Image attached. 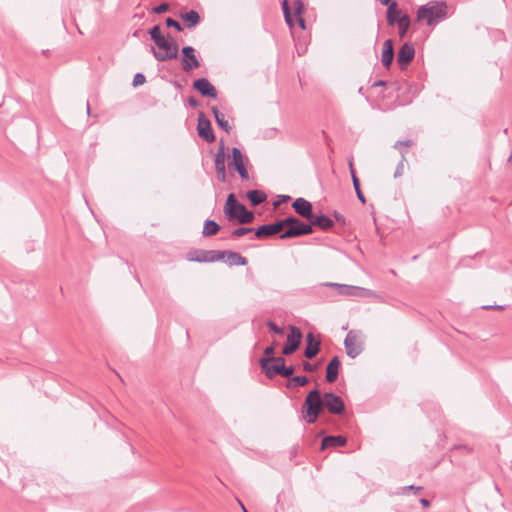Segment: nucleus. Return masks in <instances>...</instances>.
<instances>
[{"mask_svg":"<svg viewBox=\"0 0 512 512\" xmlns=\"http://www.w3.org/2000/svg\"><path fill=\"white\" fill-rule=\"evenodd\" d=\"M304 407L306 409V421L309 424L316 422L318 416L325 407L331 414L340 415L345 410V404L342 398L332 392L324 393L318 389L311 390L305 399Z\"/></svg>","mask_w":512,"mask_h":512,"instance_id":"f257e3e1","label":"nucleus"},{"mask_svg":"<svg viewBox=\"0 0 512 512\" xmlns=\"http://www.w3.org/2000/svg\"><path fill=\"white\" fill-rule=\"evenodd\" d=\"M447 6L444 2L430 1L417 10V21H426L429 26L436 25L445 19Z\"/></svg>","mask_w":512,"mask_h":512,"instance_id":"f03ea898","label":"nucleus"},{"mask_svg":"<svg viewBox=\"0 0 512 512\" xmlns=\"http://www.w3.org/2000/svg\"><path fill=\"white\" fill-rule=\"evenodd\" d=\"M224 214L228 220L236 219L241 224H248L254 219V213L239 203L233 193H230L226 199Z\"/></svg>","mask_w":512,"mask_h":512,"instance_id":"7ed1b4c3","label":"nucleus"},{"mask_svg":"<svg viewBox=\"0 0 512 512\" xmlns=\"http://www.w3.org/2000/svg\"><path fill=\"white\" fill-rule=\"evenodd\" d=\"M155 45L161 50L156 51L154 47H151V51L156 60L164 62L167 60L175 59L178 55V44L171 37H163L157 41Z\"/></svg>","mask_w":512,"mask_h":512,"instance_id":"20e7f679","label":"nucleus"},{"mask_svg":"<svg viewBox=\"0 0 512 512\" xmlns=\"http://www.w3.org/2000/svg\"><path fill=\"white\" fill-rule=\"evenodd\" d=\"M285 228L284 233L280 235L281 239L299 237L313 232L311 223L306 224L294 216L285 218Z\"/></svg>","mask_w":512,"mask_h":512,"instance_id":"39448f33","label":"nucleus"},{"mask_svg":"<svg viewBox=\"0 0 512 512\" xmlns=\"http://www.w3.org/2000/svg\"><path fill=\"white\" fill-rule=\"evenodd\" d=\"M323 285L326 287L335 289L339 295H343V296L361 297V298H368V297L376 296L374 291L367 289V288L359 287V286L340 284V283H334V282H325Z\"/></svg>","mask_w":512,"mask_h":512,"instance_id":"423d86ee","label":"nucleus"},{"mask_svg":"<svg viewBox=\"0 0 512 512\" xmlns=\"http://www.w3.org/2000/svg\"><path fill=\"white\" fill-rule=\"evenodd\" d=\"M363 335L361 331L350 330L344 340L347 355L354 359L363 351Z\"/></svg>","mask_w":512,"mask_h":512,"instance_id":"0eeeda50","label":"nucleus"},{"mask_svg":"<svg viewBox=\"0 0 512 512\" xmlns=\"http://www.w3.org/2000/svg\"><path fill=\"white\" fill-rule=\"evenodd\" d=\"M187 259L194 262H217L225 259V252L218 250H194L188 253Z\"/></svg>","mask_w":512,"mask_h":512,"instance_id":"6e6552de","label":"nucleus"},{"mask_svg":"<svg viewBox=\"0 0 512 512\" xmlns=\"http://www.w3.org/2000/svg\"><path fill=\"white\" fill-rule=\"evenodd\" d=\"M232 160L228 163L229 168H235L242 180H248L249 174L246 168L247 157L244 156L238 147L231 151Z\"/></svg>","mask_w":512,"mask_h":512,"instance_id":"1a4fd4ad","label":"nucleus"},{"mask_svg":"<svg viewBox=\"0 0 512 512\" xmlns=\"http://www.w3.org/2000/svg\"><path fill=\"white\" fill-rule=\"evenodd\" d=\"M284 363L285 359L283 357H267L260 359V366L268 378L280 375Z\"/></svg>","mask_w":512,"mask_h":512,"instance_id":"9d476101","label":"nucleus"},{"mask_svg":"<svg viewBox=\"0 0 512 512\" xmlns=\"http://www.w3.org/2000/svg\"><path fill=\"white\" fill-rule=\"evenodd\" d=\"M289 329L290 333L287 335V344L282 350V353L286 356L291 355L298 349L302 339V333L298 327L291 325Z\"/></svg>","mask_w":512,"mask_h":512,"instance_id":"9b49d317","label":"nucleus"},{"mask_svg":"<svg viewBox=\"0 0 512 512\" xmlns=\"http://www.w3.org/2000/svg\"><path fill=\"white\" fill-rule=\"evenodd\" d=\"M182 69L186 72L200 67V61L195 55V49L192 46H185L182 48Z\"/></svg>","mask_w":512,"mask_h":512,"instance_id":"f8f14e48","label":"nucleus"},{"mask_svg":"<svg viewBox=\"0 0 512 512\" xmlns=\"http://www.w3.org/2000/svg\"><path fill=\"white\" fill-rule=\"evenodd\" d=\"M284 228H285V219L280 220L275 223L259 226L255 230V236L257 238L270 237V236H273V235L281 232Z\"/></svg>","mask_w":512,"mask_h":512,"instance_id":"ddd939ff","label":"nucleus"},{"mask_svg":"<svg viewBox=\"0 0 512 512\" xmlns=\"http://www.w3.org/2000/svg\"><path fill=\"white\" fill-rule=\"evenodd\" d=\"M292 207L301 217L308 220L313 219V207L308 200L302 197L296 198L292 204Z\"/></svg>","mask_w":512,"mask_h":512,"instance_id":"4468645a","label":"nucleus"},{"mask_svg":"<svg viewBox=\"0 0 512 512\" xmlns=\"http://www.w3.org/2000/svg\"><path fill=\"white\" fill-rule=\"evenodd\" d=\"M193 88L196 89L202 96L216 98L217 90L206 78H199L193 82Z\"/></svg>","mask_w":512,"mask_h":512,"instance_id":"2eb2a0df","label":"nucleus"},{"mask_svg":"<svg viewBox=\"0 0 512 512\" xmlns=\"http://www.w3.org/2000/svg\"><path fill=\"white\" fill-rule=\"evenodd\" d=\"M415 56V48L411 43H404L398 51L397 62L403 69Z\"/></svg>","mask_w":512,"mask_h":512,"instance_id":"dca6fc26","label":"nucleus"},{"mask_svg":"<svg viewBox=\"0 0 512 512\" xmlns=\"http://www.w3.org/2000/svg\"><path fill=\"white\" fill-rule=\"evenodd\" d=\"M202 116L203 115L201 114L198 120V135L208 143H212L215 140V135L211 128V123L209 120L203 119Z\"/></svg>","mask_w":512,"mask_h":512,"instance_id":"f3484780","label":"nucleus"},{"mask_svg":"<svg viewBox=\"0 0 512 512\" xmlns=\"http://www.w3.org/2000/svg\"><path fill=\"white\" fill-rule=\"evenodd\" d=\"M306 348L304 351V356L308 359L314 358L320 350V341L314 338L313 333L309 332L306 336Z\"/></svg>","mask_w":512,"mask_h":512,"instance_id":"a211bd4d","label":"nucleus"},{"mask_svg":"<svg viewBox=\"0 0 512 512\" xmlns=\"http://www.w3.org/2000/svg\"><path fill=\"white\" fill-rule=\"evenodd\" d=\"M340 359L338 356H334L327 365L326 368V381L333 383L336 381L339 374Z\"/></svg>","mask_w":512,"mask_h":512,"instance_id":"6ab92c4d","label":"nucleus"},{"mask_svg":"<svg viewBox=\"0 0 512 512\" xmlns=\"http://www.w3.org/2000/svg\"><path fill=\"white\" fill-rule=\"evenodd\" d=\"M394 58L393 42L387 39L383 44V51L381 55V62L384 67L389 68Z\"/></svg>","mask_w":512,"mask_h":512,"instance_id":"aec40b11","label":"nucleus"},{"mask_svg":"<svg viewBox=\"0 0 512 512\" xmlns=\"http://www.w3.org/2000/svg\"><path fill=\"white\" fill-rule=\"evenodd\" d=\"M347 439L341 435H330L323 438L321 449L324 450L329 447H342L346 445Z\"/></svg>","mask_w":512,"mask_h":512,"instance_id":"412c9836","label":"nucleus"},{"mask_svg":"<svg viewBox=\"0 0 512 512\" xmlns=\"http://www.w3.org/2000/svg\"><path fill=\"white\" fill-rule=\"evenodd\" d=\"M387 22L390 26H394L399 18L403 17L405 14L402 13L400 9L397 7V3L392 1L387 6Z\"/></svg>","mask_w":512,"mask_h":512,"instance_id":"4be33fe9","label":"nucleus"},{"mask_svg":"<svg viewBox=\"0 0 512 512\" xmlns=\"http://www.w3.org/2000/svg\"><path fill=\"white\" fill-rule=\"evenodd\" d=\"M312 226H317L322 230H329L334 226V222L328 216L321 214L318 216L313 215V219H310Z\"/></svg>","mask_w":512,"mask_h":512,"instance_id":"5701e85b","label":"nucleus"},{"mask_svg":"<svg viewBox=\"0 0 512 512\" xmlns=\"http://www.w3.org/2000/svg\"><path fill=\"white\" fill-rule=\"evenodd\" d=\"M224 252H225L224 260L230 266H245L248 263L247 259L237 252H232V251H224Z\"/></svg>","mask_w":512,"mask_h":512,"instance_id":"b1692460","label":"nucleus"},{"mask_svg":"<svg viewBox=\"0 0 512 512\" xmlns=\"http://www.w3.org/2000/svg\"><path fill=\"white\" fill-rule=\"evenodd\" d=\"M212 113L214 115L217 125L226 133H229L231 130V126L229 125V122L225 119V115L221 113L219 109L215 106L212 107Z\"/></svg>","mask_w":512,"mask_h":512,"instance_id":"393cba45","label":"nucleus"},{"mask_svg":"<svg viewBox=\"0 0 512 512\" xmlns=\"http://www.w3.org/2000/svg\"><path fill=\"white\" fill-rule=\"evenodd\" d=\"M180 17L187 23L188 28L196 26L201 20L199 13L195 10L182 13Z\"/></svg>","mask_w":512,"mask_h":512,"instance_id":"a878e982","label":"nucleus"},{"mask_svg":"<svg viewBox=\"0 0 512 512\" xmlns=\"http://www.w3.org/2000/svg\"><path fill=\"white\" fill-rule=\"evenodd\" d=\"M349 167H350V173H351V177H352V182H353V186H354L357 198L359 199V201L361 203L364 204L366 202V198H365V196L363 195V193L361 191L360 182H359V179L356 176L355 170L353 168L352 161L349 162Z\"/></svg>","mask_w":512,"mask_h":512,"instance_id":"bb28decb","label":"nucleus"},{"mask_svg":"<svg viewBox=\"0 0 512 512\" xmlns=\"http://www.w3.org/2000/svg\"><path fill=\"white\" fill-rule=\"evenodd\" d=\"M219 230L220 226L216 221L207 219L204 222L202 234L204 237H209L217 234Z\"/></svg>","mask_w":512,"mask_h":512,"instance_id":"cd10ccee","label":"nucleus"},{"mask_svg":"<svg viewBox=\"0 0 512 512\" xmlns=\"http://www.w3.org/2000/svg\"><path fill=\"white\" fill-rule=\"evenodd\" d=\"M266 194L259 190H250L247 192V198L253 206L260 205L266 200Z\"/></svg>","mask_w":512,"mask_h":512,"instance_id":"c85d7f7f","label":"nucleus"},{"mask_svg":"<svg viewBox=\"0 0 512 512\" xmlns=\"http://www.w3.org/2000/svg\"><path fill=\"white\" fill-rule=\"evenodd\" d=\"M395 24L398 26L399 37L403 38L410 27V18L408 15H404Z\"/></svg>","mask_w":512,"mask_h":512,"instance_id":"c756f323","label":"nucleus"},{"mask_svg":"<svg viewBox=\"0 0 512 512\" xmlns=\"http://www.w3.org/2000/svg\"><path fill=\"white\" fill-rule=\"evenodd\" d=\"M214 162H215V168L220 169L222 167H226L225 166V146H224L223 141H221V143L219 145V148L215 155Z\"/></svg>","mask_w":512,"mask_h":512,"instance_id":"7c9ffc66","label":"nucleus"},{"mask_svg":"<svg viewBox=\"0 0 512 512\" xmlns=\"http://www.w3.org/2000/svg\"><path fill=\"white\" fill-rule=\"evenodd\" d=\"M309 379L306 376L297 375L290 378L287 383V387L291 388L293 386H304L308 383Z\"/></svg>","mask_w":512,"mask_h":512,"instance_id":"2f4dec72","label":"nucleus"},{"mask_svg":"<svg viewBox=\"0 0 512 512\" xmlns=\"http://www.w3.org/2000/svg\"><path fill=\"white\" fill-rule=\"evenodd\" d=\"M149 34L154 43H156L157 41L161 40V38L164 37V35L161 33V29H160L159 25L153 26L149 30Z\"/></svg>","mask_w":512,"mask_h":512,"instance_id":"473e14b6","label":"nucleus"},{"mask_svg":"<svg viewBox=\"0 0 512 512\" xmlns=\"http://www.w3.org/2000/svg\"><path fill=\"white\" fill-rule=\"evenodd\" d=\"M400 154H401V160L395 169V172H394L395 178L402 176L404 173L405 151L400 150Z\"/></svg>","mask_w":512,"mask_h":512,"instance_id":"72a5a7b5","label":"nucleus"},{"mask_svg":"<svg viewBox=\"0 0 512 512\" xmlns=\"http://www.w3.org/2000/svg\"><path fill=\"white\" fill-rule=\"evenodd\" d=\"M253 231V228L239 227L231 232V237H242Z\"/></svg>","mask_w":512,"mask_h":512,"instance_id":"f704fd0d","label":"nucleus"},{"mask_svg":"<svg viewBox=\"0 0 512 512\" xmlns=\"http://www.w3.org/2000/svg\"><path fill=\"white\" fill-rule=\"evenodd\" d=\"M294 372H295V368L293 366H285V363H284L282 366L280 375L285 378H291V377H293Z\"/></svg>","mask_w":512,"mask_h":512,"instance_id":"c9c22d12","label":"nucleus"},{"mask_svg":"<svg viewBox=\"0 0 512 512\" xmlns=\"http://www.w3.org/2000/svg\"><path fill=\"white\" fill-rule=\"evenodd\" d=\"M293 7L295 10V14L300 16L304 11V2L302 0H294Z\"/></svg>","mask_w":512,"mask_h":512,"instance_id":"e433bc0d","label":"nucleus"},{"mask_svg":"<svg viewBox=\"0 0 512 512\" xmlns=\"http://www.w3.org/2000/svg\"><path fill=\"white\" fill-rule=\"evenodd\" d=\"M165 23L168 27H173L179 32L183 30L181 24L173 18H166Z\"/></svg>","mask_w":512,"mask_h":512,"instance_id":"4c0bfd02","label":"nucleus"},{"mask_svg":"<svg viewBox=\"0 0 512 512\" xmlns=\"http://www.w3.org/2000/svg\"><path fill=\"white\" fill-rule=\"evenodd\" d=\"M145 80H146L145 76L142 73H136L134 75V78H133V81H132V85L134 87L140 86V85L145 83Z\"/></svg>","mask_w":512,"mask_h":512,"instance_id":"58836bf2","label":"nucleus"},{"mask_svg":"<svg viewBox=\"0 0 512 512\" xmlns=\"http://www.w3.org/2000/svg\"><path fill=\"white\" fill-rule=\"evenodd\" d=\"M412 145H413L412 140H404V141H397L393 147L400 151V150H402V147H411Z\"/></svg>","mask_w":512,"mask_h":512,"instance_id":"ea45409f","label":"nucleus"},{"mask_svg":"<svg viewBox=\"0 0 512 512\" xmlns=\"http://www.w3.org/2000/svg\"><path fill=\"white\" fill-rule=\"evenodd\" d=\"M169 10V4L161 3L160 5L153 8V12L156 14H162Z\"/></svg>","mask_w":512,"mask_h":512,"instance_id":"a19ab883","label":"nucleus"},{"mask_svg":"<svg viewBox=\"0 0 512 512\" xmlns=\"http://www.w3.org/2000/svg\"><path fill=\"white\" fill-rule=\"evenodd\" d=\"M216 170V173H217V178L220 182H226V167H222V168H215Z\"/></svg>","mask_w":512,"mask_h":512,"instance_id":"79ce46f5","label":"nucleus"},{"mask_svg":"<svg viewBox=\"0 0 512 512\" xmlns=\"http://www.w3.org/2000/svg\"><path fill=\"white\" fill-rule=\"evenodd\" d=\"M267 326L271 331H273L275 334H283V329L278 327L273 321H268Z\"/></svg>","mask_w":512,"mask_h":512,"instance_id":"37998d69","label":"nucleus"},{"mask_svg":"<svg viewBox=\"0 0 512 512\" xmlns=\"http://www.w3.org/2000/svg\"><path fill=\"white\" fill-rule=\"evenodd\" d=\"M302 368L305 372H314L316 370V365L315 364H311L307 361H304L302 363Z\"/></svg>","mask_w":512,"mask_h":512,"instance_id":"c03bdc74","label":"nucleus"},{"mask_svg":"<svg viewBox=\"0 0 512 512\" xmlns=\"http://www.w3.org/2000/svg\"><path fill=\"white\" fill-rule=\"evenodd\" d=\"M278 198H279V199H278V201H276V202L274 203V205H275V206H278V205H280L281 203H285V202H287L288 200H290V196H288V195H279V196H278Z\"/></svg>","mask_w":512,"mask_h":512,"instance_id":"a18cd8bd","label":"nucleus"},{"mask_svg":"<svg viewBox=\"0 0 512 512\" xmlns=\"http://www.w3.org/2000/svg\"><path fill=\"white\" fill-rule=\"evenodd\" d=\"M281 5H282V10H283L284 16L286 15V13H291L289 5H288V0H283Z\"/></svg>","mask_w":512,"mask_h":512,"instance_id":"49530a36","label":"nucleus"},{"mask_svg":"<svg viewBox=\"0 0 512 512\" xmlns=\"http://www.w3.org/2000/svg\"><path fill=\"white\" fill-rule=\"evenodd\" d=\"M285 18V22L288 26L290 27H293V19H292V16H291V13H286V15L284 16Z\"/></svg>","mask_w":512,"mask_h":512,"instance_id":"de8ad7c7","label":"nucleus"},{"mask_svg":"<svg viewBox=\"0 0 512 512\" xmlns=\"http://www.w3.org/2000/svg\"><path fill=\"white\" fill-rule=\"evenodd\" d=\"M188 103H189V105H190L191 107H193V108H196V107H198V105H199L198 100H197L196 98H194V97H190V98L188 99Z\"/></svg>","mask_w":512,"mask_h":512,"instance_id":"09e8293b","label":"nucleus"},{"mask_svg":"<svg viewBox=\"0 0 512 512\" xmlns=\"http://www.w3.org/2000/svg\"><path fill=\"white\" fill-rule=\"evenodd\" d=\"M264 354L268 357H273L272 355L274 354V347L273 346L266 347L264 350Z\"/></svg>","mask_w":512,"mask_h":512,"instance_id":"8fccbe9b","label":"nucleus"},{"mask_svg":"<svg viewBox=\"0 0 512 512\" xmlns=\"http://www.w3.org/2000/svg\"><path fill=\"white\" fill-rule=\"evenodd\" d=\"M298 24L301 29L304 30L306 28L305 20L301 17V15L298 16Z\"/></svg>","mask_w":512,"mask_h":512,"instance_id":"3c124183","label":"nucleus"},{"mask_svg":"<svg viewBox=\"0 0 512 512\" xmlns=\"http://www.w3.org/2000/svg\"><path fill=\"white\" fill-rule=\"evenodd\" d=\"M420 503H421V504H422V506H424V507H429V506H430V502H429V500H427V499H425V498L421 499V500H420Z\"/></svg>","mask_w":512,"mask_h":512,"instance_id":"603ef678","label":"nucleus"},{"mask_svg":"<svg viewBox=\"0 0 512 512\" xmlns=\"http://www.w3.org/2000/svg\"><path fill=\"white\" fill-rule=\"evenodd\" d=\"M493 308L504 309V306H483V309H493Z\"/></svg>","mask_w":512,"mask_h":512,"instance_id":"864d4df0","label":"nucleus"},{"mask_svg":"<svg viewBox=\"0 0 512 512\" xmlns=\"http://www.w3.org/2000/svg\"><path fill=\"white\" fill-rule=\"evenodd\" d=\"M386 83L383 80H379L373 84V86H384Z\"/></svg>","mask_w":512,"mask_h":512,"instance_id":"5fc2aeb1","label":"nucleus"},{"mask_svg":"<svg viewBox=\"0 0 512 512\" xmlns=\"http://www.w3.org/2000/svg\"><path fill=\"white\" fill-rule=\"evenodd\" d=\"M380 3L383 5V6H388L392 1L391 0H379Z\"/></svg>","mask_w":512,"mask_h":512,"instance_id":"6e6d98bb","label":"nucleus"},{"mask_svg":"<svg viewBox=\"0 0 512 512\" xmlns=\"http://www.w3.org/2000/svg\"><path fill=\"white\" fill-rule=\"evenodd\" d=\"M335 218L338 220V221H342L344 222V217L342 215H339L337 213H335Z\"/></svg>","mask_w":512,"mask_h":512,"instance_id":"4d7b16f0","label":"nucleus"},{"mask_svg":"<svg viewBox=\"0 0 512 512\" xmlns=\"http://www.w3.org/2000/svg\"><path fill=\"white\" fill-rule=\"evenodd\" d=\"M87 113L88 114L90 113V105H89V103H87Z\"/></svg>","mask_w":512,"mask_h":512,"instance_id":"13d9d810","label":"nucleus"},{"mask_svg":"<svg viewBox=\"0 0 512 512\" xmlns=\"http://www.w3.org/2000/svg\"><path fill=\"white\" fill-rule=\"evenodd\" d=\"M240 504H241V506H242V508H243L244 512H248V511L245 509V507L243 506V504H242V503H240Z\"/></svg>","mask_w":512,"mask_h":512,"instance_id":"bf43d9fd","label":"nucleus"}]
</instances>
